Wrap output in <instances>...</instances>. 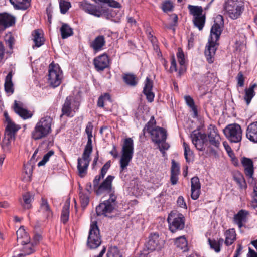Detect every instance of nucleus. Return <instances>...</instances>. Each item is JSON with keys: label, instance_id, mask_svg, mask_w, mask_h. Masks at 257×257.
<instances>
[{"label": "nucleus", "instance_id": "nucleus-27", "mask_svg": "<svg viewBox=\"0 0 257 257\" xmlns=\"http://www.w3.org/2000/svg\"><path fill=\"white\" fill-rule=\"evenodd\" d=\"M14 110L20 117L24 119L31 118L32 114L26 109L22 107V104L16 100L14 102Z\"/></svg>", "mask_w": 257, "mask_h": 257}, {"label": "nucleus", "instance_id": "nucleus-17", "mask_svg": "<svg viewBox=\"0 0 257 257\" xmlns=\"http://www.w3.org/2000/svg\"><path fill=\"white\" fill-rule=\"evenodd\" d=\"M219 44L217 41L211 39L208 40L205 50V55L207 61L209 63H212L214 60V55Z\"/></svg>", "mask_w": 257, "mask_h": 257}, {"label": "nucleus", "instance_id": "nucleus-10", "mask_svg": "<svg viewBox=\"0 0 257 257\" xmlns=\"http://www.w3.org/2000/svg\"><path fill=\"white\" fill-rule=\"evenodd\" d=\"M224 21L223 17L218 15L215 21L214 24L212 26L210 31V36L209 39L218 41L222 31Z\"/></svg>", "mask_w": 257, "mask_h": 257}, {"label": "nucleus", "instance_id": "nucleus-22", "mask_svg": "<svg viewBox=\"0 0 257 257\" xmlns=\"http://www.w3.org/2000/svg\"><path fill=\"white\" fill-rule=\"evenodd\" d=\"M191 198L193 200L197 199L200 194L201 184L198 177H193L191 179Z\"/></svg>", "mask_w": 257, "mask_h": 257}, {"label": "nucleus", "instance_id": "nucleus-25", "mask_svg": "<svg viewBox=\"0 0 257 257\" xmlns=\"http://www.w3.org/2000/svg\"><path fill=\"white\" fill-rule=\"evenodd\" d=\"M76 112L75 108L71 106V98L70 97H67L63 104L62 108V115H65L67 117H72L74 115Z\"/></svg>", "mask_w": 257, "mask_h": 257}, {"label": "nucleus", "instance_id": "nucleus-59", "mask_svg": "<svg viewBox=\"0 0 257 257\" xmlns=\"http://www.w3.org/2000/svg\"><path fill=\"white\" fill-rule=\"evenodd\" d=\"M172 166L171 173L172 174H178L180 173V166L179 165L176 163L174 160L172 161Z\"/></svg>", "mask_w": 257, "mask_h": 257}, {"label": "nucleus", "instance_id": "nucleus-50", "mask_svg": "<svg viewBox=\"0 0 257 257\" xmlns=\"http://www.w3.org/2000/svg\"><path fill=\"white\" fill-rule=\"evenodd\" d=\"M71 7V5L70 2L66 0L59 1V7L60 9V12L62 14H65Z\"/></svg>", "mask_w": 257, "mask_h": 257}, {"label": "nucleus", "instance_id": "nucleus-9", "mask_svg": "<svg viewBox=\"0 0 257 257\" xmlns=\"http://www.w3.org/2000/svg\"><path fill=\"white\" fill-rule=\"evenodd\" d=\"M167 220L169 224V229L173 233L182 230L184 227L185 219L183 215L181 214H179L176 216L170 214L169 215Z\"/></svg>", "mask_w": 257, "mask_h": 257}, {"label": "nucleus", "instance_id": "nucleus-60", "mask_svg": "<svg viewBox=\"0 0 257 257\" xmlns=\"http://www.w3.org/2000/svg\"><path fill=\"white\" fill-rule=\"evenodd\" d=\"M15 139H10L5 135L4 139L3 141L2 147L4 148L9 149L11 142L15 140Z\"/></svg>", "mask_w": 257, "mask_h": 257}, {"label": "nucleus", "instance_id": "nucleus-47", "mask_svg": "<svg viewBox=\"0 0 257 257\" xmlns=\"http://www.w3.org/2000/svg\"><path fill=\"white\" fill-rule=\"evenodd\" d=\"M24 203L21 204L24 209H29L31 207L32 197L30 193L27 192L23 195Z\"/></svg>", "mask_w": 257, "mask_h": 257}, {"label": "nucleus", "instance_id": "nucleus-44", "mask_svg": "<svg viewBox=\"0 0 257 257\" xmlns=\"http://www.w3.org/2000/svg\"><path fill=\"white\" fill-rule=\"evenodd\" d=\"M21 245H23V251L24 252V256L29 255L34 251V243L30 242V238L28 242H21Z\"/></svg>", "mask_w": 257, "mask_h": 257}, {"label": "nucleus", "instance_id": "nucleus-62", "mask_svg": "<svg viewBox=\"0 0 257 257\" xmlns=\"http://www.w3.org/2000/svg\"><path fill=\"white\" fill-rule=\"evenodd\" d=\"M24 173L27 175L28 178H30L33 172V167L30 165H26L24 166Z\"/></svg>", "mask_w": 257, "mask_h": 257}, {"label": "nucleus", "instance_id": "nucleus-39", "mask_svg": "<svg viewBox=\"0 0 257 257\" xmlns=\"http://www.w3.org/2000/svg\"><path fill=\"white\" fill-rule=\"evenodd\" d=\"M17 237V242L21 243V242H28L30 237L25 231L23 226H21L16 232Z\"/></svg>", "mask_w": 257, "mask_h": 257}, {"label": "nucleus", "instance_id": "nucleus-3", "mask_svg": "<svg viewBox=\"0 0 257 257\" xmlns=\"http://www.w3.org/2000/svg\"><path fill=\"white\" fill-rule=\"evenodd\" d=\"M52 118L48 116L41 118L31 133L32 138L38 140L47 137L52 132Z\"/></svg>", "mask_w": 257, "mask_h": 257}, {"label": "nucleus", "instance_id": "nucleus-13", "mask_svg": "<svg viewBox=\"0 0 257 257\" xmlns=\"http://www.w3.org/2000/svg\"><path fill=\"white\" fill-rule=\"evenodd\" d=\"M93 5L86 2L81 3V9L87 13L94 16L100 17L104 13L103 7L101 5Z\"/></svg>", "mask_w": 257, "mask_h": 257}, {"label": "nucleus", "instance_id": "nucleus-51", "mask_svg": "<svg viewBox=\"0 0 257 257\" xmlns=\"http://www.w3.org/2000/svg\"><path fill=\"white\" fill-rule=\"evenodd\" d=\"M110 96L108 93H105L103 95H101L98 98L97 105L99 107H104L107 102L110 101Z\"/></svg>", "mask_w": 257, "mask_h": 257}, {"label": "nucleus", "instance_id": "nucleus-12", "mask_svg": "<svg viewBox=\"0 0 257 257\" xmlns=\"http://www.w3.org/2000/svg\"><path fill=\"white\" fill-rule=\"evenodd\" d=\"M93 5L86 2L81 3V9L87 13L94 16L100 17L104 13L103 7L101 5Z\"/></svg>", "mask_w": 257, "mask_h": 257}, {"label": "nucleus", "instance_id": "nucleus-61", "mask_svg": "<svg viewBox=\"0 0 257 257\" xmlns=\"http://www.w3.org/2000/svg\"><path fill=\"white\" fill-rule=\"evenodd\" d=\"M177 64L175 58V57L174 56H172L171 59V66L170 67L169 71L170 72L172 73L173 72H176L177 71Z\"/></svg>", "mask_w": 257, "mask_h": 257}, {"label": "nucleus", "instance_id": "nucleus-46", "mask_svg": "<svg viewBox=\"0 0 257 257\" xmlns=\"http://www.w3.org/2000/svg\"><path fill=\"white\" fill-rule=\"evenodd\" d=\"M183 148L184 150V157L187 162H190L193 159V152L190 147L185 142H183Z\"/></svg>", "mask_w": 257, "mask_h": 257}, {"label": "nucleus", "instance_id": "nucleus-56", "mask_svg": "<svg viewBox=\"0 0 257 257\" xmlns=\"http://www.w3.org/2000/svg\"><path fill=\"white\" fill-rule=\"evenodd\" d=\"M178 61L181 66H183L185 62V56L182 50L179 48L178 49V52L176 54Z\"/></svg>", "mask_w": 257, "mask_h": 257}, {"label": "nucleus", "instance_id": "nucleus-1", "mask_svg": "<svg viewBox=\"0 0 257 257\" xmlns=\"http://www.w3.org/2000/svg\"><path fill=\"white\" fill-rule=\"evenodd\" d=\"M114 179V176L108 175L101 183H100V181L102 179H99L96 182L95 177L93 181V189L97 195L110 193L109 199L100 203L96 207V212L98 215H104L107 216L115 208L116 196L113 194L112 182Z\"/></svg>", "mask_w": 257, "mask_h": 257}, {"label": "nucleus", "instance_id": "nucleus-33", "mask_svg": "<svg viewBox=\"0 0 257 257\" xmlns=\"http://www.w3.org/2000/svg\"><path fill=\"white\" fill-rule=\"evenodd\" d=\"M9 1L15 9L25 10L30 7L31 0H9Z\"/></svg>", "mask_w": 257, "mask_h": 257}, {"label": "nucleus", "instance_id": "nucleus-54", "mask_svg": "<svg viewBox=\"0 0 257 257\" xmlns=\"http://www.w3.org/2000/svg\"><path fill=\"white\" fill-rule=\"evenodd\" d=\"M88 137V141L87 144L85 147L83 153H85V154H87L89 155H91L92 152V136H87Z\"/></svg>", "mask_w": 257, "mask_h": 257}, {"label": "nucleus", "instance_id": "nucleus-38", "mask_svg": "<svg viewBox=\"0 0 257 257\" xmlns=\"http://www.w3.org/2000/svg\"><path fill=\"white\" fill-rule=\"evenodd\" d=\"M124 82L128 85L132 87L135 86L138 83L137 77L133 74H124L122 76Z\"/></svg>", "mask_w": 257, "mask_h": 257}, {"label": "nucleus", "instance_id": "nucleus-37", "mask_svg": "<svg viewBox=\"0 0 257 257\" xmlns=\"http://www.w3.org/2000/svg\"><path fill=\"white\" fill-rule=\"evenodd\" d=\"M256 87V84L254 83L251 85L248 89H245L244 99L247 105L250 103L252 98L255 95V92L254 89Z\"/></svg>", "mask_w": 257, "mask_h": 257}, {"label": "nucleus", "instance_id": "nucleus-15", "mask_svg": "<svg viewBox=\"0 0 257 257\" xmlns=\"http://www.w3.org/2000/svg\"><path fill=\"white\" fill-rule=\"evenodd\" d=\"M191 138L192 143L197 150H204V144L207 141V136L205 133H201L198 130H194L191 134Z\"/></svg>", "mask_w": 257, "mask_h": 257}, {"label": "nucleus", "instance_id": "nucleus-8", "mask_svg": "<svg viewBox=\"0 0 257 257\" xmlns=\"http://www.w3.org/2000/svg\"><path fill=\"white\" fill-rule=\"evenodd\" d=\"M63 77L62 71L58 64L50 65L48 81L54 88L58 86L61 83Z\"/></svg>", "mask_w": 257, "mask_h": 257}, {"label": "nucleus", "instance_id": "nucleus-43", "mask_svg": "<svg viewBox=\"0 0 257 257\" xmlns=\"http://www.w3.org/2000/svg\"><path fill=\"white\" fill-rule=\"evenodd\" d=\"M184 100L187 105L191 108L193 112V117H196L198 116V111L196 106L195 105L193 99L189 95L184 96Z\"/></svg>", "mask_w": 257, "mask_h": 257}, {"label": "nucleus", "instance_id": "nucleus-7", "mask_svg": "<svg viewBox=\"0 0 257 257\" xmlns=\"http://www.w3.org/2000/svg\"><path fill=\"white\" fill-rule=\"evenodd\" d=\"M188 8L190 14L193 16V22L194 25L199 30H201L204 27L205 22V16L202 14L203 9L202 7L189 5Z\"/></svg>", "mask_w": 257, "mask_h": 257}, {"label": "nucleus", "instance_id": "nucleus-23", "mask_svg": "<svg viewBox=\"0 0 257 257\" xmlns=\"http://www.w3.org/2000/svg\"><path fill=\"white\" fill-rule=\"evenodd\" d=\"M106 41L105 37L103 35H99L90 43V47L95 53L98 52L102 50L105 46Z\"/></svg>", "mask_w": 257, "mask_h": 257}, {"label": "nucleus", "instance_id": "nucleus-42", "mask_svg": "<svg viewBox=\"0 0 257 257\" xmlns=\"http://www.w3.org/2000/svg\"><path fill=\"white\" fill-rule=\"evenodd\" d=\"M233 178L239 187L241 189H245L247 185L243 175L239 172H235L233 174Z\"/></svg>", "mask_w": 257, "mask_h": 257}, {"label": "nucleus", "instance_id": "nucleus-49", "mask_svg": "<svg viewBox=\"0 0 257 257\" xmlns=\"http://www.w3.org/2000/svg\"><path fill=\"white\" fill-rule=\"evenodd\" d=\"M107 257H122V255L117 247L114 246L108 249Z\"/></svg>", "mask_w": 257, "mask_h": 257}, {"label": "nucleus", "instance_id": "nucleus-26", "mask_svg": "<svg viewBox=\"0 0 257 257\" xmlns=\"http://www.w3.org/2000/svg\"><path fill=\"white\" fill-rule=\"evenodd\" d=\"M246 137L250 141L257 143V121L248 125L246 130Z\"/></svg>", "mask_w": 257, "mask_h": 257}, {"label": "nucleus", "instance_id": "nucleus-48", "mask_svg": "<svg viewBox=\"0 0 257 257\" xmlns=\"http://www.w3.org/2000/svg\"><path fill=\"white\" fill-rule=\"evenodd\" d=\"M111 165L110 161H109L107 162L102 167V168L101 169L100 173V174L96 175L95 177V181L97 182L98 181L99 179H103L105 175H106L108 170L109 169Z\"/></svg>", "mask_w": 257, "mask_h": 257}, {"label": "nucleus", "instance_id": "nucleus-28", "mask_svg": "<svg viewBox=\"0 0 257 257\" xmlns=\"http://www.w3.org/2000/svg\"><path fill=\"white\" fill-rule=\"evenodd\" d=\"M241 163L244 168V173L246 176L251 178L254 173L253 162L250 159L244 157L241 160Z\"/></svg>", "mask_w": 257, "mask_h": 257}, {"label": "nucleus", "instance_id": "nucleus-64", "mask_svg": "<svg viewBox=\"0 0 257 257\" xmlns=\"http://www.w3.org/2000/svg\"><path fill=\"white\" fill-rule=\"evenodd\" d=\"M93 128V126L92 123L91 122H89L86 127L85 132L87 134V136H92V131Z\"/></svg>", "mask_w": 257, "mask_h": 257}, {"label": "nucleus", "instance_id": "nucleus-2", "mask_svg": "<svg viewBox=\"0 0 257 257\" xmlns=\"http://www.w3.org/2000/svg\"><path fill=\"white\" fill-rule=\"evenodd\" d=\"M134 141L131 138H125L122 146L121 156L119 161L120 177L123 180H127L125 170L129 165L134 154Z\"/></svg>", "mask_w": 257, "mask_h": 257}, {"label": "nucleus", "instance_id": "nucleus-24", "mask_svg": "<svg viewBox=\"0 0 257 257\" xmlns=\"http://www.w3.org/2000/svg\"><path fill=\"white\" fill-rule=\"evenodd\" d=\"M15 17L13 16L4 13L0 14V27L4 28L10 27L15 24Z\"/></svg>", "mask_w": 257, "mask_h": 257}, {"label": "nucleus", "instance_id": "nucleus-52", "mask_svg": "<svg viewBox=\"0 0 257 257\" xmlns=\"http://www.w3.org/2000/svg\"><path fill=\"white\" fill-rule=\"evenodd\" d=\"M156 121L155 120L154 117L152 116L151 117L150 120L147 123V124L145 125V126L144 127L143 131V133H145L146 132L149 133L150 132H151V130H153L156 127Z\"/></svg>", "mask_w": 257, "mask_h": 257}, {"label": "nucleus", "instance_id": "nucleus-40", "mask_svg": "<svg viewBox=\"0 0 257 257\" xmlns=\"http://www.w3.org/2000/svg\"><path fill=\"white\" fill-rule=\"evenodd\" d=\"M61 37L62 39H66L68 37L73 35V30L69 25L66 23H63L60 28Z\"/></svg>", "mask_w": 257, "mask_h": 257}, {"label": "nucleus", "instance_id": "nucleus-32", "mask_svg": "<svg viewBox=\"0 0 257 257\" xmlns=\"http://www.w3.org/2000/svg\"><path fill=\"white\" fill-rule=\"evenodd\" d=\"M225 239V244L228 246L232 245L236 239V233L234 228H231L227 230L224 232Z\"/></svg>", "mask_w": 257, "mask_h": 257}, {"label": "nucleus", "instance_id": "nucleus-35", "mask_svg": "<svg viewBox=\"0 0 257 257\" xmlns=\"http://www.w3.org/2000/svg\"><path fill=\"white\" fill-rule=\"evenodd\" d=\"M40 211L47 218H49L52 216V212L50 209L49 205L47 200L42 198V202L40 205Z\"/></svg>", "mask_w": 257, "mask_h": 257}, {"label": "nucleus", "instance_id": "nucleus-20", "mask_svg": "<svg viewBox=\"0 0 257 257\" xmlns=\"http://www.w3.org/2000/svg\"><path fill=\"white\" fill-rule=\"evenodd\" d=\"M208 138L211 145L218 149L220 144V137L218 130L215 126H210L209 128Z\"/></svg>", "mask_w": 257, "mask_h": 257}, {"label": "nucleus", "instance_id": "nucleus-31", "mask_svg": "<svg viewBox=\"0 0 257 257\" xmlns=\"http://www.w3.org/2000/svg\"><path fill=\"white\" fill-rule=\"evenodd\" d=\"M13 73L10 72L6 76L5 79L4 88L6 93L10 96L13 94L14 92V86L12 82Z\"/></svg>", "mask_w": 257, "mask_h": 257}, {"label": "nucleus", "instance_id": "nucleus-21", "mask_svg": "<svg viewBox=\"0 0 257 257\" xmlns=\"http://www.w3.org/2000/svg\"><path fill=\"white\" fill-rule=\"evenodd\" d=\"M249 212L243 209L239 210L237 214L233 217V221L234 223L238 225L239 228H241L243 226V223L247 221Z\"/></svg>", "mask_w": 257, "mask_h": 257}, {"label": "nucleus", "instance_id": "nucleus-41", "mask_svg": "<svg viewBox=\"0 0 257 257\" xmlns=\"http://www.w3.org/2000/svg\"><path fill=\"white\" fill-rule=\"evenodd\" d=\"M33 35L34 37L33 40L35 43V45L33 46V48L35 46L39 47L42 46L44 44V40L40 31L39 30H35Z\"/></svg>", "mask_w": 257, "mask_h": 257}, {"label": "nucleus", "instance_id": "nucleus-34", "mask_svg": "<svg viewBox=\"0 0 257 257\" xmlns=\"http://www.w3.org/2000/svg\"><path fill=\"white\" fill-rule=\"evenodd\" d=\"M224 240L222 238L215 240V239H208V243L211 249L213 250L215 252L218 253L220 251L221 246H222Z\"/></svg>", "mask_w": 257, "mask_h": 257}, {"label": "nucleus", "instance_id": "nucleus-14", "mask_svg": "<svg viewBox=\"0 0 257 257\" xmlns=\"http://www.w3.org/2000/svg\"><path fill=\"white\" fill-rule=\"evenodd\" d=\"M90 155L83 153L82 157L78 158L77 160V166L79 176L83 178L87 174V169L90 161Z\"/></svg>", "mask_w": 257, "mask_h": 257}, {"label": "nucleus", "instance_id": "nucleus-36", "mask_svg": "<svg viewBox=\"0 0 257 257\" xmlns=\"http://www.w3.org/2000/svg\"><path fill=\"white\" fill-rule=\"evenodd\" d=\"M175 244L176 247L181 250L182 252H186L189 250L188 242L184 236L177 238Z\"/></svg>", "mask_w": 257, "mask_h": 257}, {"label": "nucleus", "instance_id": "nucleus-63", "mask_svg": "<svg viewBox=\"0 0 257 257\" xmlns=\"http://www.w3.org/2000/svg\"><path fill=\"white\" fill-rule=\"evenodd\" d=\"M177 203L179 207L184 209L187 208L186 204L185 202L184 198L182 196H179L177 200Z\"/></svg>", "mask_w": 257, "mask_h": 257}, {"label": "nucleus", "instance_id": "nucleus-6", "mask_svg": "<svg viewBox=\"0 0 257 257\" xmlns=\"http://www.w3.org/2000/svg\"><path fill=\"white\" fill-rule=\"evenodd\" d=\"M223 132L225 137L230 142L238 143L241 141L242 131L239 124H229L224 129Z\"/></svg>", "mask_w": 257, "mask_h": 257}, {"label": "nucleus", "instance_id": "nucleus-18", "mask_svg": "<svg viewBox=\"0 0 257 257\" xmlns=\"http://www.w3.org/2000/svg\"><path fill=\"white\" fill-rule=\"evenodd\" d=\"M109 64L108 56L106 54L101 55L94 59V65L97 71H102L107 68Z\"/></svg>", "mask_w": 257, "mask_h": 257}, {"label": "nucleus", "instance_id": "nucleus-5", "mask_svg": "<svg viewBox=\"0 0 257 257\" xmlns=\"http://www.w3.org/2000/svg\"><path fill=\"white\" fill-rule=\"evenodd\" d=\"M100 231L96 221H91L87 237V245L90 249H96L101 243Z\"/></svg>", "mask_w": 257, "mask_h": 257}, {"label": "nucleus", "instance_id": "nucleus-30", "mask_svg": "<svg viewBox=\"0 0 257 257\" xmlns=\"http://www.w3.org/2000/svg\"><path fill=\"white\" fill-rule=\"evenodd\" d=\"M153 87V82L148 77H147L145 82V86L144 87L143 92L146 96L147 99L150 102L154 100V94L152 92Z\"/></svg>", "mask_w": 257, "mask_h": 257}, {"label": "nucleus", "instance_id": "nucleus-45", "mask_svg": "<svg viewBox=\"0 0 257 257\" xmlns=\"http://www.w3.org/2000/svg\"><path fill=\"white\" fill-rule=\"evenodd\" d=\"M69 205L65 204L62 208L61 214V221L65 224L69 219Z\"/></svg>", "mask_w": 257, "mask_h": 257}, {"label": "nucleus", "instance_id": "nucleus-16", "mask_svg": "<svg viewBox=\"0 0 257 257\" xmlns=\"http://www.w3.org/2000/svg\"><path fill=\"white\" fill-rule=\"evenodd\" d=\"M149 134L152 141L158 145L161 142H164L166 140L167 131L164 128L156 126L153 130H151Z\"/></svg>", "mask_w": 257, "mask_h": 257}, {"label": "nucleus", "instance_id": "nucleus-19", "mask_svg": "<svg viewBox=\"0 0 257 257\" xmlns=\"http://www.w3.org/2000/svg\"><path fill=\"white\" fill-rule=\"evenodd\" d=\"M146 246L148 250L153 251L161 247L159 235L157 233H151Z\"/></svg>", "mask_w": 257, "mask_h": 257}, {"label": "nucleus", "instance_id": "nucleus-29", "mask_svg": "<svg viewBox=\"0 0 257 257\" xmlns=\"http://www.w3.org/2000/svg\"><path fill=\"white\" fill-rule=\"evenodd\" d=\"M79 199L81 203V207L84 209L89 203V197L90 191L88 189L83 190V188L79 186Z\"/></svg>", "mask_w": 257, "mask_h": 257}, {"label": "nucleus", "instance_id": "nucleus-53", "mask_svg": "<svg viewBox=\"0 0 257 257\" xmlns=\"http://www.w3.org/2000/svg\"><path fill=\"white\" fill-rule=\"evenodd\" d=\"M96 3H105L108 4V5L113 8H120L121 5L117 2L114 0H94Z\"/></svg>", "mask_w": 257, "mask_h": 257}, {"label": "nucleus", "instance_id": "nucleus-55", "mask_svg": "<svg viewBox=\"0 0 257 257\" xmlns=\"http://www.w3.org/2000/svg\"><path fill=\"white\" fill-rule=\"evenodd\" d=\"M54 154V152L53 151H49L47 154H46L44 156L42 160L38 163V166H42L44 165L49 161L50 157L53 156Z\"/></svg>", "mask_w": 257, "mask_h": 257}, {"label": "nucleus", "instance_id": "nucleus-58", "mask_svg": "<svg viewBox=\"0 0 257 257\" xmlns=\"http://www.w3.org/2000/svg\"><path fill=\"white\" fill-rule=\"evenodd\" d=\"M5 42L10 49H13L15 42V39L11 34L6 35L5 38Z\"/></svg>", "mask_w": 257, "mask_h": 257}, {"label": "nucleus", "instance_id": "nucleus-57", "mask_svg": "<svg viewBox=\"0 0 257 257\" xmlns=\"http://www.w3.org/2000/svg\"><path fill=\"white\" fill-rule=\"evenodd\" d=\"M173 7V3L170 1L164 2L162 6V9L164 12L172 11Z\"/></svg>", "mask_w": 257, "mask_h": 257}, {"label": "nucleus", "instance_id": "nucleus-4", "mask_svg": "<svg viewBox=\"0 0 257 257\" xmlns=\"http://www.w3.org/2000/svg\"><path fill=\"white\" fill-rule=\"evenodd\" d=\"M224 10L232 19H237L244 10L242 0H228L224 4Z\"/></svg>", "mask_w": 257, "mask_h": 257}, {"label": "nucleus", "instance_id": "nucleus-11", "mask_svg": "<svg viewBox=\"0 0 257 257\" xmlns=\"http://www.w3.org/2000/svg\"><path fill=\"white\" fill-rule=\"evenodd\" d=\"M4 117L7 123L5 135L10 139H15L17 132L21 128L20 126L11 119L7 112L4 113Z\"/></svg>", "mask_w": 257, "mask_h": 257}]
</instances>
